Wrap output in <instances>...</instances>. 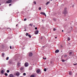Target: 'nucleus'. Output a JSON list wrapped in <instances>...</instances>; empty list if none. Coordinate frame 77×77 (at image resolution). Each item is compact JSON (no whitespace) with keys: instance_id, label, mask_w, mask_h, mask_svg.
I'll list each match as a JSON object with an SVG mask.
<instances>
[{"instance_id":"obj_1","label":"nucleus","mask_w":77,"mask_h":77,"mask_svg":"<svg viewBox=\"0 0 77 77\" xmlns=\"http://www.w3.org/2000/svg\"><path fill=\"white\" fill-rule=\"evenodd\" d=\"M66 8H64V11H63V14H66V13H67V11H66Z\"/></svg>"},{"instance_id":"obj_2","label":"nucleus","mask_w":77,"mask_h":77,"mask_svg":"<svg viewBox=\"0 0 77 77\" xmlns=\"http://www.w3.org/2000/svg\"><path fill=\"white\" fill-rule=\"evenodd\" d=\"M12 2L11 0H9L7 1L6 2V3H11V2Z\"/></svg>"},{"instance_id":"obj_3","label":"nucleus","mask_w":77,"mask_h":77,"mask_svg":"<svg viewBox=\"0 0 77 77\" xmlns=\"http://www.w3.org/2000/svg\"><path fill=\"white\" fill-rule=\"evenodd\" d=\"M40 14L45 15V17L46 16V14H45V13L44 12H41Z\"/></svg>"},{"instance_id":"obj_4","label":"nucleus","mask_w":77,"mask_h":77,"mask_svg":"<svg viewBox=\"0 0 77 77\" xmlns=\"http://www.w3.org/2000/svg\"><path fill=\"white\" fill-rule=\"evenodd\" d=\"M33 55V54L32 52L30 53L29 54V56L30 57H32V56Z\"/></svg>"},{"instance_id":"obj_5","label":"nucleus","mask_w":77,"mask_h":77,"mask_svg":"<svg viewBox=\"0 0 77 77\" xmlns=\"http://www.w3.org/2000/svg\"><path fill=\"white\" fill-rule=\"evenodd\" d=\"M28 65H29V64L28 63H25V66L26 67H27V66H28Z\"/></svg>"},{"instance_id":"obj_6","label":"nucleus","mask_w":77,"mask_h":77,"mask_svg":"<svg viewBox=\"0 0 77 77\" xmlns=\"http://www.w3.org/2000/svg\"><path fill=\"white\" fill-rule=\"evenodd\" d=\"M39 32V31L38 30H36L35 32V35H37Z\"/></svg>"},{"instance_id":"obj_7","label":"nucleus","mask_w":77,"mask_h":77,"mask_svg":"<svg viewBox=\"0 0 77 77\" xmlns=\"http://www.w3.org/2000/svg\"><path fill=\"white\" fill-rule=\"evenodd\" d=\"M59 50H57L55 51V53H59Z\"/></svg>"},{"instance_id":"obj_8","label":"nucleus","mask_w":77,"mask_h":77,"mask_svg":"<svg viewBox=\"0 0 77 77\" xmlns=\"http://www.w3.org/2000/svg\"><path fill=\"white\" fill-rule=\"evenodd\" d=\"M20 65H21V63H20L18 62L17 63V66H20Z\"/></svg>"},{"instance_id":"obj_9","label":"nucleus","mask_w":77,"mask_h":77,"mask_svg":"<svg viewBox=\"0 0 77 77\" xmlns=\"http://www.w3.org/2000/svg\"><path fill=\"white\" fill-rule=\"evenodd\" d=\"M10 77H14V76L12 75V74H10Z\"/></svg>"},{"instance_id":"obj_10","label":"nucleus","mask_w":77,"mask_h":77,"mask_svg":"<svg viewBox=\"0 0 77 77\" xmlns=\"http://www.w3.org/2000/svg\"><path fill=\"white\" fill-rule=\"evenodd\" d=\"M16 75L17 76H18L19 75H20V73H19V72H17L16 73Z\"/></svg>"},{"instance_id":"obj_11","label":"nucleus","mask_w":77,"mask_h":77,"mask_svg":"<svg viewBox=\"0 0 77 77\" xmlns=\"http://www.w3.org/2000/svg\"><path fill=\"white\" fill-rule=\"evenodd\" d=\"M37 73H39L40 72V69H38L36 71Z\"/></svg>"},{"instance_id":"obj_12","label":"nucleus","mask_w":77,"mask_h":77,"mask_svg":"<svg viewBox=\"0 0 77 77\" xmlns=\"http://www.w3.org/2000/svg\"><path fill=\"white\" fill-rule=\"evenodd\" d=\"M69 75H72V73L71 72V71H69Z\"/></svg>"},{"instance_id":"obj_13","label":"nucleus","mask_w":77,"mask_h":77,"mask_svg":"<svg viewBox=\"0 0 77 77\" xmlns=\"http://www.w3.org/2000/svg\"><path fill=\"white\" fill-rule=\"evenodd\" d=\"M49 3H50V2H47L46 3V5H48V4H49Z\"/></svg>"},{"instance_id":"obj_14","label":"nucleus","mask_w":77,"mask_h":77,"mask_svg":"<svg viewBox=\"0 0 77 77\" xmlns=\"http://www.w3.org/2000/svg\"><path fill=\"white\" fill-rule=\"evenodd\" d=\"M3 72H4V70H2L1 72V73L2 74H3Z\"/></svg>"},{"instance_id":"obj_15","label":"nucleus","mask_w":77,"mask_h":77,"mask_svg":"<svg viewBox=\"0 0 77 77\" xmlns=\"http://www.w3.org/2000/svg\"><path fill=\"white\" fill-rule=\"evenodd\" d=\"M23 67H21L20 68V70H21V71H22V70H23Z\"/></svg>"},{"instance_id":"obj_16","label":"nucleus","mask_w":77,"mask_h":77,"mask_svg":"<svg viewBox=\"0 0 77 77\" xmlns=\"http://www.w3.org/2000/svg\"><path fill=\"white\" fill-rule=\"evenodd\" d=\"M33 3L35 4V5H36V2L35 1L33 2Z\"/></svg>"},{"instance_id":"obj_17","label":"nucleus","mask_w":77,"mask_h":77,"mask_svg":"<svg viewBox=\"0 0 77 77\" xmlns=\"http://www.w3.org/2000/svg\"><path fill=\"white\" fill-rule=\"evenodd\" d=\"M4 55H5V54L3 53L2 54V57H4Z\"/></svg>"},{"instance_id":"obj_18","label":"nucleus","mask_w":77,"mask_h":77,"mask_svg":"<svg viewBox=\"0 0 77 77\" xmlns=\"http://www.w3.org/2000/svg\"><path fill=\"white\" fill-rule=\"evenodd\" d=\"M67 56H68V55H65L64 56V57H65V58L66 57H67Z\"/></svg>"},{"instance_id":"obj_19","label":"nucleus","mask_w":77,"mask_h":77,"mask_svg":"<svg viewBox=\"0 0 77 77\" xmlns=\"http://www.w3.org/2000/svg\"><path fill=\"white\" fill-rule=\"evenodd\" d=\"M5 76H7L8 75V73H5Z\"/></svg>"},{"instance_id":"obj_20","label":"nucleus","mask_w":77,"mask_h":77,"mask_svg":"<svg viewBox=\"0 0 77 77\" xmlns=\"http://www.w3.org/2000/svg\"><path fill=\"white\" fill-rule=\"evenodd\" d=\"M30 77H35V75H31Z\"/></svg>"},{"instance_id":"obj_21","label":"nucleus","mask_w":77,"mask_h":77,"mask_svg":"<svg viewBox=\"0 0 77 77\" xmlns=\"http://www.w3.org/2000/svg\"><path fill=\"white\" fill-rule=\"evenodd\" d=\"M28 36L30 38H31V35L30 34H29V35H28Z\"/></svg>"},{"instance_id":"obj_22","label":"nucleus","mask_w":77,"mask_h":77,"mask_svg":"<svg viewBox=\"0 0 77 77\" xmlns=\"http://www.w3.org/2000/svg\"><path fill=\"white\" fill-rule=\"evenodd\" d=\"M23 75H26V74L25 73H24Z\"/></svg>"},{"instance_id":"obj_23","label":"nucleus","mask_w":77,"mask_h":77,"mask_svg":"<svg viewBox=\"0 0 77 77\" xmlns=\"http://www.w3.org/2000/svg\"><path fill=\"white\" fill-rule=\"evenodd\" d=\"M67 40L68 41H69V40H70V38H69V37H68Z\"/></svg>"},{"instance_id":"obj_24","label":"nucleus","mask_w":77,"mask_h":77,"mask_svg":"<svg viewBox=\"0 0 77 77\" xmlns=\"http://www.w3.org/2000/svg\"><path fill=\"white\" fill-rule=\"evenodd\" d=\"M9 70H7V72L9 73Z\"/></svg>"},{"instance_id":"obj_25","label":"nucleus","mask_w":77,"mask_h":77,"mask_svg":"<svg viewBox=\"0 0 77 77\" xmlns=\"http://www.w3.org/2000/svg\"><path fill=\"white\" fill-rule=\"evenodd\" d=\"M9 59V57H7L6 58V60H8Z\"/></svg>"},{"instance_id":"obj_26","label":"nucleus","mask_w":77,"mask_h":77,"mask_svg":"<svg viewBox=\"0 0 77 77\" xmlns=\"http://www.w3.org/2000/svg\"><path fill=\"white\" fill-rule=\"evenodd\" d=\"M56 28H54L53 29V30L54 31H56Z\"/></svg>"},{"instance_id":"obj_27","label":"nucleus","mask_w":77,"mask_h":77,"mask_svg":"<svg viewBox=\"0 0 77 77\" xmlns=\"http://www.w3.org/2000/svg\"><path fill=\"white\" fill-rule=\"evenodd\" d=\"M44 71L45 72L46 71H47V69H46V68H45L44 69Z\"/></svg>"},{"instance_id":"obj_28","label":"nucleus","mask_w":77,"mask_h":77,"mask_svg":"<svg viewBox=\"0 0 77 77\" xmlns=\"http://www.w3.org/2000/svg\"><path fill=\"white\" fill-rule=\"evenodd\" d=\"M39 10H41V8L39 7L38 8Z\"/></svg>"},{"instance_id":"obj_29","label":"nucleus","mask_w":77,"mask_h":77,"mask_svg":"<svg viewBox=\"0 0 77 77\" xmlns=\"http://www.w3.org/2000/svg\"><path fill=\"white\" fill-rule=\"evenodd\" d=\"M26 36H27L28 35H29V33H26Z\"/></svg>"},{"instance_id":"obj_30","label":"nucleus","mask_w":77,"mask_h":77,"mask_svg":"<svg viewBox=\"0 0 77 77\" xmlns=\"http://www.w3.org/2000/svg\"><path fill=\"white\" fill-rule=\"evenodd\" d=\"M35 30H37L38 29V28H37L36 27H35Z\"/></svg>"},{"instance_id":"obj_31","label":"nucleus","mask_w":77,"mask_h":77,"mask_svg":"<svg viewBox=\"0 0 77 77\" xmlns=\"http://www.w3.org/2000/svg\"><path fill=\"white\" fill-rule=\"evenodd\" d=\"M71 54H72V52H69V54L71 55Z\"/></svg>"},{"instance_id":"obj_32","label":"nucleus","mask_w":77,"mask_h":77,"mask_svg":"<svg viewBox=\"0 0 77 77\" xmlns=\"http://www.w3.org/2000/svg\"><path fill=\"white\" fill-rule=\"evenodd\" d=\"M27 19H26V18H25L24 19V20L25 21Z\"/></svg>"},{"instance_id":"obj_33","label":"nucleus","mask_w":77,"mask_h":77,"mask_svg":"<svg viewBox=\"0 0 77 77\" xmlns=\"http://www.w3.org/2000/svg\"><path fill=\"white\" fill-rule=\"evenodd\" d=\"M62 61L63 62H65V60H62Z\"/></svg>"},{"instance_id":"obj_34","label":"nucleus","mask_w":77,"mask_h":77,"mask_svg":"<svg viewBox=\"0 0 77 77\" xmlns=\"http://www.w3.org/2000/svg\"><path fill=\"white\" fill-rule=\"evenodd\" d=\"M74 65H77V63H75V64H73Z\"/></svg>"},{"instance_id":"obj_35","label":"nucleus","mask_w":77,"mask_h":77,"mask_svg":"<svg viewBox=\"0 0 77 77\" xmlns=\"http://www.w3.org/2000/svg\"><path fill=\"white\" fill-rule=\"evenodd\" d=\"M9 6H11V4H9Z\"/></svg>"},{"instance_id":"obj_36","label":"nucleus","mask_w":77,"mask_h":77,"mask_svg":"<svg viewBox=\"0 0 77 77\" xmlns=\"http://www.w3.org/2000/svg\"><path fill=\"white\" fill-rule=\"evenodd\" d=\"M10 48H12V47H11V46H10Z\"/></svg>"},{"instance_id":"obj_37","label":"nucleus","mask_w":77,"mask_h":77,"mask_svg":"<svg viewBox=\"0 0 77 77\" xmlns=\"http://www.w3.org/2000/svg\"><path fill=\"white\" fill-rule=\"evenodd\" d=\"M43 59H46V58H43Z\"/></svg>"},{"instance_id":"obj_38","label":"nucleus","mask_w":77,"mask_h":77,"mask_svg":"<svg viewBox=\"0 0 77 77\" xmlns=\"http://www.w3.org/2000/svg\"><path fill=\"white\" fill-rule=\"evenodd\" d=\"M32 25V24H29V26H31Z\"/></svg>"},{"instance_id":"obj_39","label":"nucleus","mask_w":77,"mask_h":77,"mask_svg":"<svg viewBox=\"0 0 77 77\" xmlns=\"http://www.w3.org/2000/svg\"><path fill=\"white\" fill-rule=\"evenodd\" d=\"M74 5L72 6V7H74Z\"/></svg>"},{"instance_id":"obj_40","label":"nucleus","mask_w":77,"mask_h":77,"mask_svg":"<svg viewBox=\"0 0 77 77\" xmlns=\"http://www.w3.org/2000/svg\"><path fill=\"white\" fill-rule=\"evenodd\" d=\"M18 26V24H17L16 25V26Z\"/></svg>"},{"instance_id":"obj_41","label":"nucleus","mask_w":77,"mask_h":77,"mask_svg":"<svg viewBox=\"0 0 77 77\" xmlns=\"http://www.w3.org/2000/svg\"><path fill=\"white\" fill-rule=\"evenodd\" d=\"M55 39L57 38V37H55Z\"/></svg>"},{"instance_id":"obj_42","label":"nucleus","mask_w":77,"mask_h":77,"mask_svg":"<svg viewBox=\"0 0 77 77\" xmlns=\"http://www.w3.org/2000/svg\"><path fill=\"white\" fill-rule=\"evenodd\" d=\"M31 27H32V24H31Z\"/></svg>"},{"instance_id":"obj_43","label":"nucleus","mask_w":77,"mask_h":77,"mask_svg":"<svg viewBox=\"0 0 77 77\" xmlns=\"http://www.w3.org/2000/svg\"><path fill=\"white\" fill-rule=\"evenodd\" d=\"M24 31H26V29H25V30H24Z\"/></svg>"},{"instance_id":"obj_44","label":"nucleus","mask_w":77,"mask_h":77,"mask_svg":"<svg viewBox=\"0 0 77 77\" xmlns=\"http://www.w3.org/2000/svg\"><path fill=\"white\" fill-rule=\"evenodd\" d=\"M62 32H63V30H62Z\"/></svg>"},{"instance_id":"obj_45","label":"nucleus","mask_w":77,"mask_h":77,"mask_svg":"<svg viewBox=\"0 0 77 77\" xmlns=\"http://www.w3.org/2000/svg\"><path fill=\"white\" fill-rule=\"evenodd\" d=\"M1 5V4H0V6Z\"/></svg>"},{"instance_id":"obj_46","label":"nucleus","mask_w":77,"mask_h":77,"mask_svg":"<svg viewBox=\"0 0 77 77\" xmlns=\"http://www.w3.org/2000/svg\"><path fill=\"white\" fill-rule=\"evenodd\" d=\"M51 0V1H52V0Z\"/></svg>"},{"instance_id":"obj_47","label":"nucleus","mask_w":77,"mask_h":77,"mask_svg":"<svg viewBox=\"0 0 77 77\" xmlns=\"http://www.w3.org/2000/svg\"><path fill=\"white\" fill-rule=\"evenodd\" d=\"M34 27H35V26L34 25Z\"/></svg>"},{"instance_id":"obj_48","label":"nucleus","mask_w":77,"mask_h":77,"mask_svg":"<svg viewBox=\"0 0 77 77\" xmlns=\"http://www.w3.org/2000/svg\"><path fill=\"white\" fill-rule=\"evenodd\" d=\"M43 47H44V46H43Z\"/></svg>"},{"instance_id":"obj_49","label":"nucleus","mask_w":77,"mask_h":77,"mask_svg":"<svg viewBox=\"0 0 77 77\" xmlns=\"http://www.w3.org/2000/svg\"><path fill=\"white\" fill-rule=\"evenodd\" d=\"M61 47L62 48V46H61Z\"/></svg>"}]
</instances>
